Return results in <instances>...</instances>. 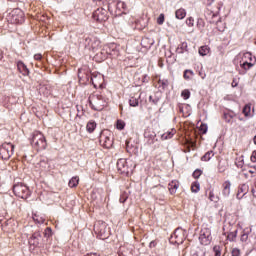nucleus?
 I'll return each instance as SVG.
<instances>
[{"label":"nucleus","mask_w":256,"mask_h":256,"mask_svg":"<svg viewBox=\"0 0 256 256\" xmlns=\"http://www.w3.org/2000/svg\"><path fill=\"white\" fill-rule=\"evenodd\" d=\"M157 23L158 25H163V23H165V14L159 15V17L157 18Z\"/></svg>","instance_id":"obj_37"},{"label":"nucleus","mask_w":256,"mask_h":256,"mask_svg":"<svg viewBox=\"0 0 256 256\" xmlns=\"http://www.w3.org/2000/svg\"><path fill=\"white\" fill-rule=\"evenodd\" d=\"M253 143H254V145H256V135L253 138Z\"/></svg>","instance_id":"obj_51"},{"label":"nucleus","mask_w":256,"mask_h":256,"mask_svg":"<svg viewBox=\"0 0 256 256\" xmlns=\"http://www.w3.org/2000/svg\"><path fill=\"white\" fill-rule=\"evenodd\" d=\"M120 202H121V203H125V199H124V200H121V199H120Z\"/></svg>","instance_id":"obj_57"},{"label":"nucleus","mask_w":256,"mask_h":256,"mask_svg":"<svg viewBox=\"0 0 256 256\" xmlns=\"http://www.w3.org/2000/svg\"><path fill=\"white\" fill-rule=\"evenodd\" d=\"M17 67L19 73H22V75L24 76L29 75V68H27V65H25V63H23L22 61H18Z\"/></svg>","instance_id":"obj_14"},{"label":"nucleus","mask_w":256,"mask_h":256,"mask_svg":"<svg viewBox=\"0 0 256 256\" xmlns=\"http://www.w3.org/2000/svg\"><path fill=\"white\" fill-rule=\"evenodd\" d=\"M242 113L245 115V117H251V106L246 104L242 110Z\"/></svg>","instance_id":"obj_25"},{"label":"nucleus","mask_w":256,"mask_h":256,"mask_svg":"<svg viewBox=\"0 0 256 256\" xmlns=\"http://www.w3.org/2000/svg\"><path fill=\"white\" fill-rule=\"evenodd\" d=\"M85 79H86V81H89V77H87V76H86V78H85Z\"/></svg>","instance_id":"obj_58"},{"label":"nucleus","mask_w":256,"mask_h":256,"mask_svg":"<svg viewBox=\"0 0 256 256\" xmlns=\"http://www.w3.org/2000/svg\"><path fill=\"white\" fill-rule=\"evenodd\" d=\"M232 256H241V250L239 248H233L231 251Z\"/></svg>","instance_id":"obj_39"},{"label":"nucleus","mask_w":256,"mask_h":256,"mask_svg":"<svg viewBox=\"0 0 256 256\" xmlns=\"http://www.w3.org/2000/svg\"><path fill=\"white\" fill-rule=\"evenodd\" d=\"M92 85L97 89V87H103V83L105 82V78L101 73H93L91 75Z\"/></svg>","instance_id":"obj_10"},{"label":"nucleus","mask_w":256,"mask_h":256,"mask_svg":"<svg viewBox=\"0 0 256 256\" xmlns=\"http://www.w3.org/2000/svg\"><path fill=\"white\" fill-rule=\"evenodd\" d=\"M40 241H41V232L36 231L29 238L28 243H29V245H33V247H39V242Z\"/></svg>","instance_id":"obj_12"},{"label":"nucleus","mask_w":256,"mask_h":256,"mask_svg":"<svg viewBox=\"0 0 256 256\" xmlns=\"http://www.w3.org/2000/svg\"><path fill=\"white\" fill-rule=\"evenodd\" d=\"M92 17L95 21H99L100 23L109 19V15H107V10L103 8H98L97 10H95Z\"/></svg>","instance_id":"obj_9"},{"label":"nucleus","mask_w":256,"mask_h":256,"mask_svg":"<svg viewBox=\"0 0 256 256\" xmlns=\"http://www.w3.org/2000/svg\"><path fill=\"white\" fill-rule=\"evenodd\" d=\"M89 102L94 111H103V109H105V106L107 105V101H105V98L99 95L90 97Z\"/></svg>","instance_id":"obj_5"},{"label":"nucleus","mask_w":256,"mask_h":256,"mask_svg":"<svg viewBox=\"0 0 256 256\" xmlns=\"http://www.w3.org/2000/svg\"><path fill=\"white\" fill-rule=\"evenodd\" d=\"M223 197H229L231 195V181L227 180L222 184Z\"/></svg>","instance_id":"obj_13"},{"label":"nucleus","mask_w":256,"mask_h":256,"mask_svg":"<svg viewBox=\"0 0 256 256\" xmlns=\"http://www.w3.org/2000/svg\"><path fill=\"white\" fill-rule=\"evenodd\" d=\"M129 105H130V107H138L139 106V99L135 98V97L130 98Z\"/></svg>","instance_id":"obj_29"},{"label":"nucleus","mask_w":256,"mask_h":256,"mask_svg":"<svg viewBox=\"0 0 256 256\" xmlns=\"http://www.w3.org/2000/svg\"><path fill=\"white\" fill-rule=\"evenodd\" d=\"M0 59H3V54L1 53V51H0Z\"/></svg>","instance_id":"obj_54"},{"label":"nucleus","mask_w":256,"mask_h":256,"mask_svg":"<svg viewBox=\"0 0 256 256\" xmlns=\"http://www.w3.org/2000/svg\"><path fill=\"white\" fill-rule=\"evenodd\" d=\"M101 143H103L104 147H106V149H110V147H113V140L109 137H101Z\"/></svg>","instance_id":"obj_16"},{"label":"nucleus","mask_w":256,"mask_h":256,"mask_svg":"<svg viewBox=\"0 0 256 256\" xmlns=\"http://www.w3.org/2000/svg\"><path fill=\"white\" fill-rule=\"evenodd\" d=\"M126 151L128 153H135V151H137V148L133 146L130 141H126Z\"/></svg>","instance_id":"obj_21"},{"label":"nucleus","mask_w":256,"mask_h":256,"mask_svg":"<svg viewBox=\"0 0 256 256\" xmlns=\"http://www.w3.org/2000/svg\"><path fill=\"white\" fill-rule=\"evenodd\" d=\"M42 55L41 54H35L34 55V59L36 60V61H41V59H42Z\"/></svg>","instance_id":"obj_47"},{"label":"nucleus","mask_w":256,"mask_h":256,"mask_svg":"<svg viewBox=\"0 0 256 256\" xmlns=\"http://www.w3.org/2000/svg\"><path fill=\"white\" fill-rule=\"evenodd\" d=\"M193 75H194V73H193L192 70H185L184 71V79H186L187 81L189 79H191V76H193Z\"/></svg>","instance_id":"obj_32"},{"label":"nucleus","mask_w":256,"mask_h":256,"mask_svg":"<svg viewBox=\"0 0 256 256\" xmlns=\"http://www.w3.org/2000/svg\"><path fill=\"white\" fill-rule=\"evenodd\" d=\"M96 128L97 123H95V121L93 120L89 121L86 125V130L88 131V133H93V131H95Z\"/></svg>","instance_id":"obj_18"},{"label":"nucleus","mask_w":256,"mask_h":256,"mask_svg":"<svg viewBox=\"0 0 256 256\" xmlns=\"http://www.w3.org/2000/svg\"><path fill=\"white\" fill-rule=\"evenodd\" d=\"M202 171L201 170H199V169H197V170H195L194 172H193V177H194V179H199V177H201V175H202Z\"/></svg>","instance_id":"obj_40"},{"label":"nucleus","mask_w":256,"mask_h":256,"mask_svg":"<svg viewBox=\"0 0 256 256\" xmlns=\"http://www.w3.org/2000/svg\"><path fill=\"white\" fill-rule=\"evenodd\" d=\"M116 7L119 9V11H125L127 9V4H125L123 1H118Z\"/></svg>","instance_id":"obj_28"},{"label":"nucleus","mask_w":256,"mask_h":256,"mask_svg":"<svg viewBox=\"0 0 256 256\" xmlns=\"http://www.w3.org/2000/svg\"><path fill=\"white\" fill-rule=\"evenodd\" d=\"M211 5H213V0H208L209 11H211L213 17H217V15H219V11H221V7H223V4L216 3L214 6Z\"/></svg>","instance_id":"obj_11"},{"label":"nucleus","mask_w":256,"mask_h":256,"mask_svg":"<svg viewBox=\"0 0 256 256\" xmlns=\"http://www.w3.org/2000/svg\"><path fill=\"white\" fill-rule=\"evenodd\" d=\"M254 197H256V195Z\"/></svg>","instance_id":"obj_60"},{"label":"nucleus","mask_w":256,"mask_h":256,"mask_svg":"<svg viewBox=\"0 0 256 256\" xmlns=\"http://www.w3.org/2000/svg\"><path fill=\"white\" fill-rule=\"evenodd\" d=\"M228 241L235 242L237 239V230L230 232L227 236Z\"/></svg>","instance_id":"obj_27"},{"label":"nucleus","mask_w":256,"mask_h":256,"mask_svg":"<svg viewBox=\"0 0 256 256\" xmlns=\"http://www.w3.org/2000/svg\"><path fill=\"white\" fill-rule=\"evenodd\" d=\"M240 67H242V69H244L245 71H249V69H251V67H253V63L243 62L242 64H240Z\"/></svg>","instance_id":"obj_30"},{"label":"nucleus","mask_w":256,"mask_h":256,"mask_svg":"<svg viewBox=\"0 0 256 256\" xmlns=\"http://www.w3.org/2000/svg\"><path fill=\"white\" fill-rule=\"evenodd\" d=\"M180 49H181V48L178 47V48H177V52H178V53H183V51H182V50L180 51Z\"/></svg>","instance_id":"obj_52"},{"label":"nucleus","mask_w":256,"mask_h":256,"mask_svg":"<svg viewBox=\"0 0 256 256\" xmlns=\"http://www.w3.org/2000/svg\"><path fill=\"white\" fill-rule=\"evenodd\" d=\"M212 157H215V153L211 150L202 156L201 161H211Z\"/></svg>","instance_id":"obj_20"},{"label":"nucleus","mask_w":256,"mask_h":256,"mask_svg":"<svg viewBox=\"0 0 256 256\" xmlns=\"http://www.w3.org/2000/svg\"><path fill=\"white\" fill-rule=\"evenodd\" d=\"M184 231H183V229H176L175 230V232H174V237L176 238V239H178V241H180L181 243H183V239H184V237L182 236L180 239H179V235H184Z\"/></svg>","instance_id":"obj_22"},{"label":"nucleus","mask_w":256,"mask_h":256,"mask_svg":"<svg viewBox=\"0 0 256 256\" xmlns=\"http://www.w3.org/2000/svg\"><path fill=\"white\" fill-rule=\"evenodd\" d=\"M149 101H150V103H153L154 105H157V104L159 103L158 98L153 99V96H150V97H149Z\"/></svg>","instance_id":"obj_45"},{"label":"nucleus","mask_w":256,"mask_h":256,"mask_svg":"<svg viewBox=\"0 0 256 256\" xmlns=\"http://www.w3.org/2000/svg\"><path fill=\"white\" fill-rule=\"evenodd\" d=\"M252 194H253V197H255V189H252Z\"/></svg>","instance_id":"obj_53"},{"label":"nucleus","mask_w":256,"mask_h":256,"mask_svg":"<svg viewBox=\"0 0 256 256\" xmlns=\"http://www.w3.org/2000/svg\"><path fill=\"white\" fill-rule=\"evenodd\" d=\"M214 197H215V194H213V192H210V193H209V199H210V201H214Z\"/></svg>","instance_id":"obj_49"},{"label":"nucleus","mask_w":256,"mask_h":256,"mask_svg":"<svg viewBox=\"0 0 256 256\" xmlns=\"http://www.w3.org/2000/svg\"><path fill=\"white\" fill-rule=\"evenodd\" d=\"M246 56L251 57V54H250V53H247Z\"/></svg>","instance_id":"obj_56"},{"label":"nucleus","mask_w":256,"mask_h":256,"mask_svg":"<svg viewBox=\"0 0 256 256\" xmlns=\"http://www.w3.org/2000/svg\"><path fill=\"white\" fill-rule=\"evenodd\" d=\"M197 27L199 28V29H203V27H205V22L203 21V19H198V21H197Z\"/></svg>","instance_id":"obj_41"},{"label":"nucleus","mask_w":256,"mask_h":256,"mask_svg":"<svg viewBox=\"0 0 256 256\" xmlns=\"http://www.w3.org/2000/svg\"><path fill=\"white\" fill-rule=\"evenodd\" d=\"M211 229L209 228H203L200 231L199 241L201 245H209L211 243Z\"/></svg>","instance_id":"obj_8"},{"label":"nucleus","mask_w":256,"mask_h":256,"mask_svg":"<svg viewBox=\"0 0 256 256\" xmlns=\"http://www.w3.org/2000/svg\"><path fill=\"white\" fill-rule=\"evenodd\" d=\"M29 140L30 145L36 151H44V149H47V140L45 139V135H43V133L40 131H34Z\"/></svg>","instance_id":"obj_1"},{"label":"nucleus","mask_w":256,"mask_h":256,"mask_svg":"<svg viewBox=\"0 0 256 256\" xmlns=\"http://www.w3.org/2000/svg\"><path fill=\"white\" fill-rule=\"evenodd\" d=\"M238 119H239V121H245V119H243V118H241V117H239Z\"/></svg>","instance_id":"obj_55"},{"label":"nucleus","mask_w":256,"mask_h":256,"mask_svg":"<svg viewBox=\"0 0 256 256\" xmlns=\"http://www.w3.org/2000/svg\"><path fill=\"white\" fill-rule=\"evenodd\" d=\"M183 47H187V43H182L181 44V49H183Z\"/></svg>","instance_id":"obj_50"},{"label":"nucleus","mask_w":256,"mask_h":256,"mask_svg":"<svg viewBox=\"0 0 256 256\" xmlns=\"http://www.w3.org/2000/svg\"><path fill=\"white\" fill-rule=\"evenodd\" d=\"M158 83H159V85H161V87H162L163 89H165L166 87L169 86V81H168V80H165V79L159 80Z\"/></svg>","instance_id":"obj_38"},{"label":"nucleus","mask_w":256,"mask_h":256,"mask_svg":"<svg viewBox=\"0 0 256 256\" xmlns=\"http://www.w3.org/2000/svg\"><path fill=\"white\" fill-rule=\"evenodd\" d=\"M168 189L171 195H175V193H177V190L179 189V181L173 180L171 183H169Z\"/></svg>","instance_id":"obj_15"},{"label":"nucleus","mask_w":256,"mask_h":256,"mask_svg":"<svg viewBox=\"0 0 256 256\" xmlns=\"http://www.w3.org/2000/svg\"><path fill=\"white\" fill-rule=\"evenodd\" d=\"M207 129H208V127H207V124H201L200 125V131L202 132V133H207Z\"/></svg>","instance_id":"obj_43"},{"label":"nucleus","mask_w":256,"mask_h":256,"mask_svg":"<svg viewBox=\"0 0 256 256\" xmlns=\"http://www.w3.org/2000/svg\"><path fill=\"white\" fill-rule=\"evenodd\" d=\"M175 16H176V19H180V20L185 19V17H187V11L183 8H180L176 10Z\"/></svg>","instance_id":"obj_17"},{"label":"nucleus","mask_w":256,"mask_h":256,"mask_svg":"<svg viewBox=\"0 0 256 256\" xmlns=\"http://www.w3.org/2000/svg\"><path fill=\"white\" fill-rule=\"evenodd\" d=\"M241 193H243V187H241V188L238 189V193H237V195H236L237 199H243V196L246 194V193H243V194L241 195Z\"/></svg>","instance_id":"obj_42"},{"label":"nucleus","mask_w":256,"mask_h":256,"mask_svg":"<svg viewBox=\"0 0 256 256\" xmlns=\"http://www.w3.org/2000/svg\"><path fill=\"white\" fill-rule=\"evenodd\" d=\"M48 231H51V228H47Z\"/></svg>","instance_id":"obj_59"},{"label":"nucleus","mask_w":256,"mask_h":256,"mask_svg":"<svg viewBox=\"0 0 256 256\" xmlns=\"http://www.w3.org/2000/svg\"><path fill=\"white\" fill-rule=\"evenodd\" d=\"M117 169L122 175H129L133 171V161L121 158L117 161Z\"/></svg>","instance_id":"obj_3"},{"label":"nucleus","mask_w":256,"mask_h":256,"mask_svg":"<svg viewBox=\"0 0 256 256\" xmlns=\"http://www.w3.org/2000/svg\"><path fill=\"white\" fill-rule=\"evenodd\" d=\"M82 71H83L82 69L78 70V78L80 81L83 79Z\"/></svg>","instance_id":"obj_48"},{"label":"nucleus","mask_w":256,"mask_h":256,"mask_svg":"<svg viewBox=\"0 0 256 256\" xmlns=\"http://www.w3.org/2000/svg\"><path fill=\"white\" fill-rule=\"evenodd\" d=\"M13 151H15V145L12 143H4L0 147V157L4 161H8L13 156Z\"/></svg>","instance_id":"obj_6"},{"label":"nucleus","mask_w":256,"mask_h":256,"mask_svg":"<svg viewBox=\"0 0 256 256\" xmlns=\"http://www.w3.org/2000/svg\"><path fill=\"white\" fill-rule=\"evenodd\" d=\"M116 128L122 131V129H125V122L123 120H117Z\"/></svg>","instance_id":"obj_33"},{"label":"nucleus","mask_w":256,"mask_h":256,"mask_svg":"<svg viewBox=\"0 0 256 256\" xmlns=\"http://www.w3.org/2000/svg\"><path fill=\"white\" fill-rule=\"evenodd\" d=\"M13 193L20 199H27L29 197V188L22 183L15 184L13 187Z\"/></svg>","instance_id":"obj_7"},{"label":"nucleus","mask_w":256,"mask_h":256,"mask_svg":"<svg viewBox=\"0 0 256 256\" xmlns=\"http://www.w3.org/2000/svg\"><path fill=\"white\" fill-rule=\"evenodd\" d=\"M186 25L188 27H193L195 25V19L193 17H189L186 19Z\"/></svg>","instance_id":"obj_34"},{"label":"nucleus","mask_w":256,"mask_h":256,"mask_svg":"<svg viewBox=\"0 0 256 256\" xmlns=\"http://www.w3.org/2000/svg\"><path fill=\"white\" fill-rule=\"evenodd\" d=\"M213 251H214V253H215V256H221V246L215 245V246L213 247Z\"/></svg>","instance_id":"obj_36"},{"label":"nucleus","mask_w":256,"mask_h":256,"mask_svg":"<svg viewBox=\"0 0 256 256\" xmlns=\"http://www.w3.org/2000/svg\"><path fill=\"white\" fill-rule=\"evenodd\" d=\"M250 159H251L252 163H256V150H254L252 152Z\"/></svg>","instance_id":"obj_46"},{"label":"nucleus","mask_w":256,"mask_h":256,"mask_svg":"<svg viewBox=\"0 0 256 256\" xmlns=\"http://www.w3.org/2000/svg\"><path fill=\"white\" fill-rule=\"evenodd\" d=\"M69 187H77V185H79V178L78 176H74L71 178V180L69 181Z\"/></svg>","instance_id":"obj_24"},{"label":"nucleus","mask_w":256,"mask_h":256,"mask_svg":"<svg viewBox=\"0 0 256 256\" xmlns=\"http://www.w3.org/2000/svg\"><path fill=\"white\" fill-rule=\"evenodd\" d=\"M7 21L13 25H19L25 21V13L21 9L15 8L7 15Z\"/></svg>","instance_id":"obj_2"},{"label":"nucleus","mask_w":256,"mask_h":256,"mask_svg":"<svg viewBox=\"0 0 256 256\" xmlns=\"http://www.w3.org/2000/svg\"><path fill=\"white\" fill-rule=\"evenodd\" d=\"M85 49H88V51H92V53H97L101 47V41L98 40L95 36H89L85 39L84 42Z\"/></svg>","instance_id":"obj_4"},{"label":"nucleus","mask_w":256,"mask_h":256,"mask_svg":"<svg viewBox=\"0 0 256 256\" xmlns=\"http://www.w3.org/2000/svg\"><path fill=\"white\" fill-rule=\"evenodd\" d=\"M248 239H249V234L243 233V234L241 235L240 241L245 242V241H247Z\"/></svg>","instance_id":"obj_44"},{"label":"nucleus","mask_w":256,"mask_h":256,"mask_svg":"<svg viewBox=\"0 0 256 256\" xmlns=\"http://www.w3.org/2000/svg\"><path fill=\"white\" fill-rule=\"evenodd\" d=\"M200 189L201 185L199 184V182H194L191 186L192 193H199Z\"/></svg>","instance_id":"obj_26"},{"label":"nucleus","mask_w":256,"mask_h":256,"mask_svg":"<svg viewBox=\"0 0 256 256\" xmlns=\"http://www.w3.org/2000/svg\"><path fill=\"white\" fill-rule=\"evenodd\" d=\"M183 99L187 100L189 97H191V92L189 90H183L181 93Z\"/></svg>","instance_id":"obj_35"},{"label":"nucleus","mask_w":256,"mask_h":256,"mask_svg":"<svg viewBox=\"0 0 256 256\" xmlns=\"http://www.w3.org/2000/svg\"><path fill=\"white\" fill-rule=\"evenodd\" d=\"M199 55L205 57V55H209V48L208 46H201L198 51Z\"/></svg>","instance_id":"obj_23"},{"label":"nucleus","mask_w":256,"mask_h":256,"mask_svg":"<svg viewBox=\"0 0 256 256\" xmlns=\"http://www.w3.org/2000/svg\"><path fill=\"white\" fill-rule=\"evenodd\" d=\"M108 49H109V46H105L103 50L100 52V55H102L101 61H104V59H107V55H112V53L109 52Z\"/></svg>","instance_id":"obj_19"},{"label":"nucleus","mask_w":256,"mask_h":256,"mask_svg":"<svg viewBox=\"0 0 256 256\" xmlns=\"http://www.w3.org/2000/svg\"><path fill=\"white\" fill-rule=\"evenodd\" d=\"M175 135V130H172L170 132H166L162 135V139H172Z\"/></svg>","instance_id":"obj_31"}]
</instances>
